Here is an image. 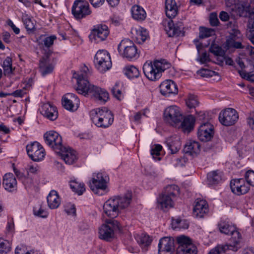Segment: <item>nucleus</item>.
<instances>
[{
    "mask_svg": "<svg viewBox=\"0 0 254 254\" xmlns=\"http://www.w3.org/2000/svg\"><path fill=\"white\" fill-rule=\"evenodd\" d=\"M61 154L62 159L68 165H72L77 160V154L76 152L69 147L63 146L57 151Z\"/></svg>",
    "mask_w": 254,
    "mask_h": 254,
    "instance_id": "22",
    "label": "nucleus"
},
{
    "mask_svg": "<svg viewBox=\"0 0 254 254\" xmlns=\"http://www.w3.org/2000/svg\"><path fill=\"white\" fill-rule=\"evenodd\" d=\"M122 84L120 82H117L111 88L113 96L119 100H121L124 97L122 91Z\"/></svg>",
    "mask_w": 254,
    "mask_h": 254,
    "instance_id": "47",
    "label": "nucleus"
},
{
    "mask_svg": "<svg viewBox=\"0 0 254 254\" xmlns=\"http://www.w3.org/2000/svg\"><path fill=\"white\" fill-rule=\"evenodd\" d=\"M165 194H168V196L176 199V198L179 195L180 189L176 185H171L167 186L163 192Z\"/></svg>",
    "mask_w": 254,
    "mask_h": 254,
    "instance_id": "42",
    "label": "nucleus"
},
{
    "mask_svg": "<svg viewBox=\"0 0 254 254\" xmlns=\"http://www.w3.org/2000/svg\"><path fill=\"white\" fill-rule=\"evenodd\" d=\"M2 185L8 191H13L16 190L17 181L13 174L7 173L4 175Z\"/></svg>",
    "mask_w": 254,
    "mask_h": 254,
    "instance_id": "28",
    "label": "nucleus"
},
{
    "mask_svg": "<svg viewBox=\"0 0 254 254\" xmlns=\"http://www.w3.org/2000/svg\"><path fill=\"white\" fill-rule=\"evenodd\" d=\"M230 185L232 191L238 195L246 194L250 190L249 186L242 178L232 180Z\"/></svg>",
    "mask_w": 254,
    "mask_h": 254,
    "instance_id": "17",
    "label": "nucleus"
},
{
    "mask_svg": "<svg viewBox=\"0 0 254 254\" xmlns=\"http://www.w3.org/2000/svg\"><path fill=\"white\" fill-rule=\"evenodd\" d=\"M118 50L120 55L128 61L135 60L139 56L136 45L128 39L122 40L118 45Z\"/></svg>",
    "mask_w": 254,
    "mask_h": 254,
    "instance_id": "5",
    "label": "nucleus"
},
{
    "mask_svg": "<svg viewBox=\"0 0 254 254\" xmlns=\"http://www.w3.org/2000/svg\"><path fill=\"white\" fill-rule=\"evenodd\" d=\"M22 183L26 188H30L34 186L33 180L29 175L23 179Z\"/></svg>",
    "mask_w": 254,
    "mask_h": 254,
    "instance_id": "60",
    "label": "nucleus"
},
{
    "mask_svg": "<svg viewBox=\"0 0 254 254\" xmlns=\"http://www.w3.org/2000/svg\"><path fill=\"white\" fill-rule=\"evenodd\" d=\"M184 24L181 21H174L170 20L168 21L165 30L169 37H178L184 36Z\"/></svg>",
    "mask_w": 254,
    "mask_h": 254,
    "instance_id": "15",
    "label": "nucleus"
},
{
    "mask_svg": "<svg viewBox=\"0 0 254 254\" xmlns=\"http://www.w3.org/2000/svg\"><path fill=\"white\" fill-rule=\"evenodd\" d=\"M27 94V89L23 88L21 89H18L11 93V96L14 97H23Z\"/></svg>",
    "mask_w": 254,
    "mask_h": 254,
    "instance_id": "61",
    "label": "nucleus"
},
{
    "mask_svg": "<svg viewBox=\"0 0 254 254\" xmlns=\"http://www.w3.org/2000/svg\"><path fill=\"white\" fill-rule=\"evenodd\" d=\"M230 35L228 38L235 37L236 39L242 38L240 31L237 28L232 29L229 33Z\"/></svg>",
    "mask_w": 254,
    "mask_h": 254,
    "instance_id": "62",
    "label": "nucleus"
},
{
    "mask_svg": "<svg viewBox=\"0 0 254 254\" xmlns=\"http://www.w3.org/2000/svg\"><path fill=\"white\" fill-rule=\"evenodd\" d=\"M214 35H215V31L213 29L205 27L200 28L199 37L200 39L208 38Z\"/></svg>",
    "mask_w": 254,
    "mask_h": 254,
    "instance_id": "50",
    "label": "nucleus"
},
{
    "mask_svg": "<svg viewBox=\"0 0 254 254\" xmlns=\"http://www.w3.org/2000/svg\"><path fill=\"white\" fill-rule=\"evenodd\" d=\"M239 73L242 78L247 79V80H252L253 77L254 76V74L247 73L243 70H239Z\"/></svg>",
    "mask_w": 254,
    "mask_h": 254,
    "instance_id": "64",
    "label": "nucleus"
},
{
    "mask_svg": "<svg viewBox=\"0 0 254 254\" xmlns=\"http://www.w3.org/2000/svg\"><path fill=\"white\" fill-rule=\"evenodd\" d=\"M118 205L119 203L117 202L115 196L110 198L104 204V212L112 219L116 218L118 215L120 210Z\"/></svg>",
    "mask_w": 254,
    "mask_h": 254,
    "instance_id": "19",
    "label": "nucleus"
},
{
    "mask_svg": "<svg viewBox=\"0 0 254 254\" xmlns=\"http://www.w3.org/2000/svg\"><path fill=\"white\" fill-rule=\"evenodd\" d=\"M231 9L232 10H235L236 12L240 15H242L244 12H251L254 13V6L252 8V5L249 3L245 1H242L239 3H236V0H235V3H233V5Z\"/></svg>",
    "mask_w": 254,
    "mask_h": 254,
    "instance_id": "30",
    "label": "nucleus"
},
{
    "mask_svg": "<svg viewBox=\"0 0 254 254\" xmlns=\"http://www.w3.org/2000/svg\"><path fill=\"white\" fill-rule=\"evenodd\" d=\"M28 156L34 161H40L45 157V151L43 146L37 141H34L26 145Z\"/></svg>",
    "mask_w": 254,
    "mask_h": 254,
    "instance_id": "11",
    "label": "nucleus"
},
{
    "mask_svg": "<svg viewBox=\"0 0 254 254\" xmlns=\"http://www.w3.org/2000/svg\"><path fill=\"white\" fill-rule=\"evenodd\" d=\"M70 187L72 190L78 195L82 194L85 191V185L75 180L70 182Z\"/></svg>",
    "mask_w": 254,
    "mask_h": 254,
    "instance_id": "41",
    "label": "nucleus"
},
{
    "mask_svg": "<svg viewBox=\"0 0 254 254\" xmlns=\"http://www.w3.org/2000/svg\"><path fill=\"white\" fill-rule=\"evenodd\" d=\"M12 61L10 57H7L3 61L2 67L4 75H10L13 73L14 69L12 66Z\"/></svg>",
    "mask_w": 254,
    "mask_h": 254,
    "instance_id": "46",
    "label": "nucleus"
},
{
    "mask_svg": "<svg viewBox=\"0 0 254 254\" xmlns=\"http://www.w3.org/2000/svg\"><path fill=\"white\" fill-rule=\"evenodd\" d=\"M33 213L35 216L44 218H47L48 215L47 211L41 207L39 208V209L38 210H37L36 208H34L33 210Z\"/></svg>",
    "mask_w": 254,
    "mask_h": 254,
    "instance_id": "58",
    "label": "nucleus"
},
{
    "mask_svg": "<svg viewBox=\"0 0 254 254\" xmlns=\"http://www.w3.org/2000/svg\"><path fill=\"white\" fill-rule=\"evenodd\" d=\"M119 228L117 221L109 220L106 221L99 229V237L106 241H111L114 237V231Z\"/></svg>",
    "mask_w": 254,
    "mask_h": 254,
    "instance_id": "10",
    "label": "nucleus"
},
{
    "mask_svg": "<svg viewBox=\"0 0 254 254\" xmlns=\"http://www.w3.org/2000/svg\"><path fill=\"white\" fill-rule=\"evenodd\" d=\"M175 200V199L168 196V194H165L162 192L157 199L158 207H160L163 211H166L174 206V201Z\"/></svg>",
    "mask_w": 254,
    "mask_h": 254,
    "instance_id": "26",
    "label": "nucleus"
},
{
    "mask_svg": "<svg viewBox=\"0 0 254 254\" xmlns=\"http://www.w3.org/2000/svg\"><path fill=\"white\" fill-rule=\"evenodd\" d=\"M162 149V147L160 144H155L154 147L150 150V154L153 159H156L160 154V151Z\"/></svg>",
    "mask_w": 254,
    "mask_h": 254,
    "instance_id": "55",
    "label": "nucleus"
},
{
    "mask_svg": "<svg viewBox=\"0 0 254 254\" xmlns=\"http://www.w3.org/2000/svg\"><path fill=\"white\" fill-rule=\"evenodd\" d=\"M27 175H29V173L33 174H37L39 171V167L37 165H29L27 168Z\"/></svg>",
    "mask_w": 254,
    "mask_h": 254,
    "instance_id": "59",
    "label": "nucleus"
},
{
    "mask_svg": "<svg viewBox=\"0 0 254 254\" xmlns=\"http://www.w3.org/2000/svg\"><path fill=\"white\" fill-rule=\"evenodd\" d=\"M227 250L224 248L223 245H218L214 249H212L208 254H222L226 252Z\"/></svg>",
    "mask_w": 254,
    "mask_h": 254,
    "instance_id": "56",
    "label": "nucleus"
},
{
    "mask_svg": "<svg viewBox=\"0 0 254 254\" xmlns=\"http://www.w3.org/2000/svg\"><path fill=\"white\" fill-rule=\"evenodd\" d=\"M56 39L57 37L55 35L46 36L44 35H41L37 38L36 41L40 49L45 50L52 47L54 41Z\"/></svg>",
    "mask_w": 254,
    "mask_h": 254,
    "instance_id": "27",
    "label": "nucleus"
},
{
    "mask_svg": "<svg viewBox=\"0 0 254 254\" xmlns=\"http://www.w3.org/2000/svg\"><path fill=\"white\" fill-rule=\"evenodd\" d=\"M90 75L89 70L86 66L82 67L80 73L73 74V77L76 79L77 92L84 96L91 94L98 101L106 102L109 99V93L105 89L90 84L87 80Z\"/></svg>",
    "mask_w": 254,
    "mask_h": 254,
    "instance_id": "1",
    "label": "nucleus"
},
{
    "mask_svg": "<svg viewBox=\"0 0 254 254\" xmlns=\"http://www.w3.org/2000/svg\"><path fill=\"white\" fill-rule=\"evenodd\" d=\"M135 239L138 244L142 248H145L146 247H148L151 244L152 242V240L149 237V236L144 234L136 235Z\"/></svg>",
    "mask_w": 254,
    "mask_h": 254,
    "instance_id": "43",
    "label": "nucleus"
},
{
    "mask_svg": "<svg viewBox=\"0 0 254 254\" xmlns=\"http://www.w3.org/2000/svg\"><path fill=\"white\" fill-rule=\"evenodd\" d=\"M54 68V65L46 59H43L40 61L39 71L43 76L52 73Z\"/></svg>",
    "mask_w": 254,
    "mask_h": 254,
    "instance_id": "38",
    "label": "nucleus"
},
{
    "mask_svg": "<svg viewBox=\"0 0 254 254\" xmlns=\"http://www.w3.org/2000/svg\"><path fill=\"white\" fill-rule=\"evenodd\" d=\"M161 94L164 96H170L171 94H177L178 89L176 84L171 80H166L160 85Z\"/></svg>",
    "mask_w": 254,
    "mask_h": 254,
    "instance_id": "24",
    "label": "nucleus"
},
{
    "mask_svg": "<svg viewBox=\"0 0 254 254\" xmlns=\"http://www.w3.org/2000/svg\"><path fill=\"white\" fill-rule=\"evenodd\" d=\"M109 34V30L108 26L105 24H100L94 26L89 37L92 41L99 43L106 40Z\"/></svg>",
    "mask_w": 254,
    "mask_h": 254,
    "instance_id": "13",
    "label": "nucleus"
},
{
    "mask_svg": "<svg viewBox=\"0 0 254 254\" xmlns=\"http://www.w3.org/2000/svg\"><path fill=\"white\" fill-rule=\"evenodd\" d=\"M209 23L212 26H217L219 24V21L216 12H212L209 16Z\"/></svg>",
    "mask_w": 254,
    "mask_h": 254,
    "instance_id": "57",
    "label": "nucleus"
},
{
    "mask_svg": "<svg viewBox=\"0 0 254 254\" xmlns=\"http://www.w3.org/2000/svg\"><path fill=\"white\" fill-rule=\"evenodd\" d=\"M120 209H123L128 207L132 200V192L127 191L122 195L115 196Z\"/></svg>",
    "mask_w": 254,
    "mask_h": 254,
    "instance_id": "29",
    "label": "nucleus"
},
{
    "mask_svg": "<svg viewBox=\"0 0 254 254\" xmlns=\"http://www.w3.org/2000/svg\"><path fill=\"white\" fill-rule=\"evenodd\" d=\"M47 199L48 206L51 209L57 208L61 203V200L58 192L54 190L50 191L47 196Z\"/></svg>",
    "mask_w": 254,
    "mask_h": 254,
    "instance_id": "34",
    "label": "nucleus"
},
{
    "mask_svg": "<svg viewBox=\"0 0 254 254\" xmlns=\"http://www.w3.org/2000/svg\"><path fill=\"white\" fill-rule=\"evenodd\" d=\"M245 180L248 185L254 187V171L252 170L248 171L245 175Z\"/></svg>",
    "mask_w": 254,
    "mask_h": 254,
    "instance_id": "54",
    "label": "nucleus"
},
{
    "mask_svg": "<svg viewBox=\"0 0 254 254\" xmlns=\"http://www.w3.org/2000/svg\"><path fill=\"white\" fill-rule=\"evenodd\" d=\"M172 225L174 229H186L189 228V223L186 219L177 218L172 219Z\"/></svg>",
    "mask_w": 254,
    "mask_h": 254,
    "instance_id": "45",
    "label": "nucleus"
},
{
    "mask_svg": "<svg viewBox=\"0 0 254 254\" xmlns=\"http://www.w3.org/2000/svg\"><path fill=\"white\" fill-rule=\"evenodd\" d=\"M218 227L221 233L228 235L234 232L236 228L234 225L227 220H221L218 223Z\"/></svg>",
    "mask_w": 254,
    "mask_h": 254,
    "instance_id": "35",
    "label": "nucleus"
},
{
    "mask_svg": "<svg viewBox=\"0 0 254 254\" xmlns=\"http://www.w3.org/2000/svg\"><path fill=\"white\" fill-rule=\"evenodd\" d=\"M124 72L125 75L130 79L137 78L140 74L138 68L132 65L127 66L124 69Z\"/></svg>",
    "mask_w": 254,
    "mask_h": 254,
    "instance_id": "44",
    "label": "nucleus"
},
{
    "mask_svg": "<svg viewBox=\"0 0 254 254\" xmlns=\"http://www.w3.org/2000/svg\"><path fill=\"white\" fill-rule=\"evenodd\" d=\"M94 64L97 69L101 72H104L112 67V62L109 53L105 50H99L96 54Z\"/></svg>",
    "mask_w": 254,
    "mask_h": 254,
    "instance_id": "7",
    "label": "nucleus"
},
{
    "mask_svg": "<svg viewBox=\"0 0 254 254\" xmlns=\"http://www.w3.org/2000/svg\"><path fill=\"white\" fill-rule=\"evenodd\" d=\"M213 126L208 123L202 124L197 131L198 137L202 141L210 140L213 136Z\"/></svg>",
    "mask_w": 254,
    "mask_h": 254,
    "instance_id": "23",
    "label": "nucleus"
},
{
    "mask_svg": "<svg viewBox=\"0 0 254 254\" xmlns=\"http://www.w3.org/2000/svg\"><path fill=\"white\" fill-rule=\"evenodd\" d=\"M132 18L137 21H142L146 17V13L144 8L138 5H134L131 9Z\"/></svg>",
    "mask_w": 254,
    "mask_h": 254,
    "instance_id": "33",
    "label": "nucleus"
},
{
    "mask_svg": "<svg viewBox=\"0 0 254 254\" xmlns=\"http://www.w3.org/2000/svg\"><path fill=\"white\" fill-rule=\"evenodd\" d=\"M22 20L26 31L29 34L32 33L36 30L34 20L28 14H24L22 17Z\"/></svg>",
    "mask_w": 254,
    "mask_h": 254,
    "instance_id": "39",
    "label": "nucleus"
},
{
    "mask_svg": "<svg viewBox=\"0 0 254 254\" xmlns=\"http://www.w3.org/2000/svg\"><path fill=\"white\" fill-rule=\"evenodd\" d=\"M242 38L239 39H236L235 37L228 38L226 42V45L228 48L243 49L244 46L242 44Z\"/></svg>",
    "mask_w": 254,
    "mask_h": 254,
    "instance_id": "40",
    "label": "nucleus"
},
{
    "mask_svg": "<svg viewBox=\"0 0 254 254\" xmlns=\"http://www.w3.org/2000/svg\"><path fill=\"white\" fill-rule=\"evenodd\" d=\"M148 37V33L146 30L141 29L136 31V35L135 39L136 42L139 44H142L147 39Z\"/></svg>",
    "mask_w": 254,
    "mask_h": 254,
    "instance_id": "49",
    "label": "nucleus"
},
{
    "mask_svg": "<svg viewBox=\"0 0 254 254\" xmlns=\"http://www.w3.org/2000/svg\"><path fill=\"white\" fill-rule=\"evenodd\" d=\"M175 249L174 239L173 237H165L159 240V254H173Z\"/></svg>",
    "mask_w": 254,
    "mask_h": 254,
    "instance_id": "16",
    "label": "nucleus"
},
{
    "mask_svg": "<svg viewBox=\"0 0 254 254\" xmlns=\"http://www.w3.org/2000/svg\"><path fill=\"white\" fill-rule=\"evenodd\" d=\"M44 137L46 144L57 151L63 146L62 137L55 131L51 130L47 132Z\"/></svg>",
    "mask_w": 254,
    "mask_h": 254,
    "instance_id": "14",
    "label": "nucleus"
},
{
    "mask_svg": "<svg viewBox=\"0 0 254 254\" xmlns=\"http://www.w3.org/2000/svg\"><path fill=\"white\" fill-rule=\"evenodd\" d=\"M40 112L42 115L51 121H54L58 118V113L56 107L49 103L43 104L41 107Z\"/></svg>",
    "mask_w": 254,
    "mask_h": 254,
    "instance_id": "25",
    "label": "nucleus"
},
{
    "mask_svg": "<svg viewBox=\"0 0 254 254\" xmlns=\"http://www.w3.org/2000/svg\"><path fill=\"white\" fill-rule=\"evenodd\" d=\"M166 144L172 154L177 153L181 147L180 139L177 136H172L167 138Z\"/></svg>",
    "mask_w": 254,
    "mask_h": 254,
    "instance_id": "31",
    "label": "nucleus"
},
{
    "mask_svg": "<svg viewBox=\"0 0 254 254\" xmlns=\"http://www.w3.org/2000/svg\"><path fill=\"white\" fill-rule=\"evenodd\" d=\"M219 17L220 20L224 22L228 21L230 19V15L225 11H221Z\"/></svg>",
    "mask_w": 254,
    "mask_h": 254,
    "instance_id": "63",
    "label": "nucleus"
},
{
    "mask_svg": "<svg viewBox=\"0 0 254 254\" xmlns=\"http://www.w3.org/2000/svg\"><path fill=\"white\" fill-rule=\"evenodd\" d=\"M239 119L237 111L233 108H227L221 111L219 115L220 123L225 126L234 125Z\"/></svg>",
    "mask_w": 254,
    "mask_h": 254,
    "instance_id": "12",
    "label": "nucleus"
},
{
    "mask_svg": "<svg viewBox=\"0 0 254 254\" xmlns=\"http://www.w3.org/2000/svg\"><path fill=\"white\" fill-rule=\"evenodd\" d=\"M186 103L190 109L195 108L198 105L197 97L194 95H189L186 100Z\"/></svg>",
    "mask_w": 254,
    "mask_h": 254,
    "instance_id": "51",
    "label": "nucleus"
},
{
    "mask_svg": "<svg viewBox=\"0 0 254 254\" xmlns=\"http://www.w3.org/2000/svg\"><path fill=\"white\" fill-rule=\"evenodd\" d=\"M10 250L9 242L3 239L0 238V254H6Z\"/></svg>",
    "mask_w": 254,
    "mask_h": 254,
    "instance_id": "52",
    "label": "nucleus"
},
{
    "mask_svg": "<svg viewBox=\"0 0 254 254\" xmlns=\"http://www.w3.org/2000/svg\"><path fill=\"white\" fill-rule=\"evenodd\" d=\"M164 119L171 126L177 127L181 123L183 116L180 109L176 106L167 108L164 113Z\"/></svg>",
    "mask_w": 254,
    "mask_h": 254,
    "instance_id": "9",
    "label": "nucleus"
},
{
    "mask_svg": "<svg viewBox=\"0 0 254 254\" xmlns=\"http://www.w3.org/2000/svg\"><path fill=\"white\" fill-rule=\"evenodd\" d=\"M200 145L197 141L190 140L187 142L184 147V151L191 155L197 154L200 152Z\"/></svg>",
    "mask_w": 254,
    "mask_h": 254,
    "instance_id": "37",
    "label": "nucleus"
},
{
    "mask_svg": "<svg viewBox=\"0 0 254 254\" xmlns=\"http://www.w3.org/2000/svg\"><path fill=\"white\" fill-rule=\"evenodd\" d=\"M71 13L76 20H81L90 15L92 10L86 0H75L71 7Z\"/></svg>",
    "mask_w": 254,
    "mask_h": 254,
    "instance_id": "6",
    "label": "nucleus"
},
{
    "mask_svg": "<svg viewBox=\"0 0 254 254\" xmlns=\"http://www.w3.org/2000/svg\"><path fill=\"white\" fill-rule=\"evenodd\" d=\"M209 51L216 56L223 57L225 55L224 51L218 46L211 45L209 48Z\"/></svg>",
    "mask_w": 254,
    "mask_h": 254,
    "instance_id": "53",
    "label": "nucleus"
},
{
    "mask_svg": "<svg viewBox=\"0 0 254 254\" xmlns=\"http://www.w3.org/2000/svg\"><path fill=\"white\" fill-rule=\"evenodd\" d=\"M209 212L208 204L203 199H196L194 202L192 214L197 218H203Z\"/></svg>",
    "mask_w": 254,
    "mask_h": 254,
    "instance_id": "20",
    "label": "nucleus"
},
{
    "mask_svg": "<svg viewBox=\"0 0 254 254\" xmlns=\"http://www.w3.org/2000/svg\"><path fill=\"white\" fill-rule=\"evenodd\" d=\"M229 235L231 236L229 239V243L223 245V246L227 251L231 250L233 252H237L241 247L242 235L236 227L234 232L231 233Z\"/></svg>",
    "mask_w": 254,
    "mask_h": 254,
    "instance_id": "18",
    "label": "nucleus"
},
{
    "mask_svg": "<svg viewBox=\"0 0 254 254\" xmlns=\"http://www.w3.org/2000/svg\"><path fill=\"white\" fill-rule=\"evenodd\" d=\"M207 179L211 184H218L222 180L221 174L217 171L211 172L207 174Z\"/></svg>",
    "mask_w": 254,
    "mask_h": 254,
    "instance_id": "48",
    "label": "nucleus"
},
{
    "mask_svg": "<svg viewBox=\"0 0 254 254\" xmlns=\"http://www.w3.org/2000/svg\"><path fill=\"white\" fill-rule=\"evenodd\" d=\"M79 99L77 96L71 93L65 94L63 98V105L69 111H76L79 107Z\"/></svg>",
    "mask_w": 254,
    "mask_h": 254,
    "instance_id": "21",
    "label": "nucleus"
},
{
    "mask_svg": "<svg viewBox=\"0 0 254 254\" xmlns=\"http://www.w3.org/2000/svg\"><path fill=\"white\" fill-rule=\"evenodd\" d=\"M171 64L165 59L148 61L143 66V71L145 76L151 81L158 80L162 73L171 67Z\"/></svg>",
    "mask_w": 254,
    "mask_h": 254,
    "instance_id": "2",
    "label": "nucleus"
},
{
    "mask_svg": "<svg viewBox=\"0 0 254 254\" xmlns=\"http://www.w3.org/2000/svg\"><path fill=\"white\" fill-rule=\"evenodd\" d=\"M195 119L192 115H189L184 118L180 125L177 127H181L184 131H190L193 128Z\"/></svg>",
    "mask_w": 254,
    "mask_h": 254,
    "instance_id": "36",
    "label": "nucleus"
},
{
    "mask_svg": "<svg viewBox=\"0 0 254 254\" xmlns=\"http://www.w3.org/2000/svg\"><path fill=\"white\" fill-rule=\"evenodd\" d=\"M90 117L92 122L98 127L106 128L113 122L112 112L106 108H96L91 111Z\"/></svg>",
    "mask_w": 254,
    "mask_h": 254,
    "instance_id": "3",
    "label": "nucleus"
},
{
    "mask_svg": "<svg viewBox=\"0 0 254 254\" xmlns=\"http://www.w3.org/2000/svg\"><path fill=\"white\" fill-rule=\"evenodd\" d=\"M109 181V176L106 173H94L93 174L92 179L89 181V186L95 194L101 195L106 190Z\"/></svg>",
    "mask_w": 254,
    "mask_h": 254,
    "instance_id": "4",
    "label": "nucleus"
},
{
    "mask_svg": "<svg viewBox=\"0 0 254 254\" xmlns=\"http://www.w3.org/2000/svg\"><path fill=\"white\" fill-rule=\"evenodd\" d=\"M176 240L178 244L176 254H197V248L189 237L182 235Z\"/></svg>",
    "mask_w": 254,
    "mask_h": 254,
    "instance_id": "8",
    "label": "nucleus"
},
{
    "mask_svg": "<svg viewBox=\"0 0 254 254\" xmlns=\"http://www.w3.org/2000/svg\"><path fill=\"white\" fill-rule=\"evenodd\" d=\"M178 6L175 0H166L165 11L166 16L172 18L176 16L178 13Z\"/></svg>",
    "mask_w": 254,
    "mask_h": 254,
    "instance_id": "32",
    "label": "nucleus"
}]
</instances>
